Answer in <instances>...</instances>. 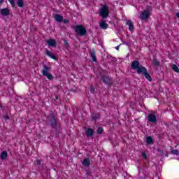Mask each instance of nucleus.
Listing matches in <instances>:
<instances>
[{"mask_svg": "<svg viewBox=\"0 0 179 179\" xmlns=\"http://www.w3.org/2000/svg\"><path fill=\"white\" fill-rule=\"evenodd\" d=\"M46 121L52 129H57L58 127V120L55 117V114H54L52 110H51L49 115L46 117Z\"/></svg>", "mask_w": 179, "mask_h": 179, "instance_id": "f257e3e1", "label": "nucleus"}, {"mask_svg": "<svg viewBox=\"0 0 179 179\" xmlns=\"http://www.w3.org/2000/svg\"><path fill=\"white\" fill-rule=\"evenodd\" d=\"M71 29L75 31V33L78 36H86L87 34V30L82 24L73 25Z\"/></svg>", "mask_w": 179, "mask_h": 179, "instance_id": "f03ea898", "label": "nucleus"}, {"mask_svg": "<svg viewBox=\"0 0 179 179\" xmlns=\"http://www.w3.org/2000/svg\"><path fill=\"white\" fill-rule=\"evenodd\" d=\"M109 14L110 10L108 9V6L106 4L103 5L100 9V16H101L102 19H107V17H108Z\"/></svg>", "mask_w": 179, "mask_h": 179, "instance_id": "7ed1b4c3", "label": "nucleus"}, {"mask_svg": "<svg viewBox=\"0 0 179 179\" xmlns=\"http://www.w3.org/2000/svg\"><path fill=\"white\" fill-rule=\"evenodd\" d=\"M131 69L136 70V72L138 74H139V71L144 69L145 66H142L141 63H139V61L134 60L131 62Z\"/></svg>", "mask_w": 179, "mask_h": 179, "instance_id": "20e7f679", "label": "nucleus"}, {"mask_svg": "<svg viewBox=\"0 0 179 179\" xmlns=\"http://www.w3.org/2000/svg\"><path fill=\"white\" fill-rule=\"evenodd\" d=\"M138 75H143V76L148 80L149 82H152V76H150V74L148 72V69H146V67H144L143 69H141V70H138Z\"/></svg>", "mask_w": 179, "mask_h": 179, "instance_id": "39448f33", "label": "nucleus"}, {"mask_svg": "<svg viewBox=\"0 0 179 179\" xmlns=\"http://www.w3.org/2000/svg\"><path fill=\"white\" fill-rule=\"evenodd\" d=\"M149 16H150V11L144 10L143 12L141 13L139 19L141 20H148L149 19Z\"/></svg>", "mask_w": 179, "mask_h": 179, "instance_id": "423d86ee", "label": "nucleus"}, {"mask_svg": "<svg viewBox=\"0 0 179 179\" xmlns=\"http://www.w3.org/2000/svg\"><path fill=\"white\" fill-rule=\"evenodd\" d=\"M102 82L105 83V85H108V86H110V85H113V80L108 77V76H101Z\"/></svg>", "mask_w": 179, "mask_h": 179, "instance_id": "0eeeda50", "label": "nucleus"}, {"mask_svg": "<svg viewBox=\"0 0 179 179\" xmlns=\"http://www.w3.org/2000/svg\"><path fill=\"white\" fill-rule=\"evenodd\" d=\"M148 121L152 124H156V122H157V118H156L155 114H150L148 115Z\"/></svg>", "mask_w": 179, "mask_h": 179, "instance_id": "6e6552de", "label": "nucleus"}, {"mask_svg": "<svg viewBox=\"0 0 179 179\" xmlns=\"http://www.w3.org/2000/svg\"><path fill=\"white\" fill-rule=\"evenodd\" d=\"M1 13L3 16H9L10 15V10L8 8H5L1 10Z\"/></svg>", "mask_w": 179, "mask_h": 179, "instance_id": "1a4fd4ad", "label": "nucleus"}, {"mask_svg": "<svg viewBox=\"0 0 179 179\" xmlns=\"http://www.w3.org/2000/svg\"><path fill=\"white\" fill-rule=\"evenodd\" d=\"M55 20H56L58 23H61L64 20V17L61 15V14H55L54 16Z\"/></svg>", "mask_w": 179, "mask_h": 179, "instance_id": "9d476101", "label": "nucleus"}, {"mask_svg": "<svg viewBox=\"0 0 179 179\" xmlns=\"http://www.w3.org/2000/svg\"><path fill=\"white\" fill-rule=\"evenodd\" d=\"M50 67H48V66L47 65H43V69L42 70V75H43V76H45V75H48V73H50Z\"/></svg>", "mask_w": 179, "mask_h": 179, "instance_id": "9b49d317", "label": "nucleus"}, {"mask_svg": "<svg viewBox=\"0 0 179 179\" xmlns=\"http://www.w3.org/2000/svg\"><path fill=\"white\" fill-rule=\"evenodd\" d=\"M85 133H86L87 138H90L94 134V130L92 128H88L86 130Z\"/></svg>", "mask_w": 179, "mask_h": 179, "instance_id": "f8f14e48", "label": "nucleus"}, {"mask_svg": "<svg viewBox=\"0 0 179 179\" xmlns=\"http://www.w3.org/2000/svg\"><path fill=\"white\" fill-rule=\"evenodd\" d=\"M90 55L94 62H97V57H96V52H94V49L91 50Z\"/></svg>", "mask_w": 179, "mask_h": 179, "instance_id": "ddd939ff", "label": "nucleus"}, {"mask_svg": "<svg viewBox=\"0 0 179 179\" xmlns=\"http://www.w3.org/2000/svg\"><path fill=\"white\" fill-rule=\"evenodd\" d=\"M49 47H57V41L54 39H49L47 41Z\"/></svg>", "mask_w": 179, "mask_h": 179, "instance_id": "4468645a", "label": "nucleus"}, {"mask_svg": "<svg viewBox=\"0 0 179 179\" xmlns=\"http://www.w3.org/2000/svg\"><path fill=\"white\" fill-rule=\"evenodd\" d=\"M126 24L127 26H129V31H134L135 30V27H134V24H132V22L131 20H127Z\"/></svg>", "mask_w": 179, "mask_h": 179, "instance_id": "2eb2a0df", "label": "nucleus"}, {"mask_svg": "<svg viewBox=\"0 0 179 179\" xmlns=\"http://www.w3.org/2000/svg\"><path fill=\"white\" fill-rule=\"evenodd\" d=\"M82 164L84 167H89L90 166V159H89V158L84 159L82 162Z\"/></svg>", "mask_w": 179, "mask_h": 179, "instance_id": "dca6fc26", "label": "nucleus"}, {"mask_svg": "<svg viewBox=\"0 0 179 179\" xmlns=\"http://www.w3.org/2000/svg\"><path fill=\"white\" fill-rule=\"evenodd\" d=\"M46 55H48V57H50V58H52V59H55V61H57V56L52 55V52H50V50H46L45 52Z\"/></svg>", "mask_w": 179, "mask_h": 179, "instance_id": "f3484780", "label": "nucleus"}, {"mask_svg": "<svg viewBox=\"0 0 179 179\" xmlns=\"http://www.w3.org/2000/svg\"><path fill=\"white\" fill-rule=\"evenodd\" d=\"M101 29L106 30L108 27V24L106 23V21H102L99 24Z\"/></svg>", "mask_w": 179, "mask_h": 179, "instance_id": "a211bd4d", "label": "nucleus"}, {"mask_svg": "<svg viewBox=\"0 0 179 179\" xmlns=\"http://www.w3.org/2000/svg\"><path fill=\"white\" fill-rule=\"evenodd\" d=\"M158 152H159V156H166V157H169V153H167V151L166 150H162L160 149H157V150Z\"/></svg>", "mask_w": 179, "mask_h": 179, "instance_id": "6ab92c4d", "label": "nucleus"}, {"mask_svg": "<svg viewBox=\"0 0 179 179\" xmlns=\"http://www.w3.org/2000/svg\"><path fill=\"white\" fill-rule=\"evenodd\" d=\"M145 142L147 145H153V138H152V136H148L146 138Z\"/></svg>", "mask_w": 179, "mask_h": 179, "instance_id": "aec40b11", "label": "nucleus"}, {"mask_svg": "<svg viewBox=\"0 0 179 179\" xmlns=\"http://www.w3.org/2000/svg\"><path fill=\"white\" fill-rule=\"evenodd\" d=\"M7 157H8V152L6 151L1 152V154L0 155V159H1V160H5V159H6Z\"/></svg>", "mask_w": 179, "mask_h": 179, "instance_id": "412c9836", "label": "nucleus"}, {"mask_svg": "<svg viewBox=\"0 0 179 179\" xmlns=\"http://www.w3.org/2000/svg\"><path fill=\"white\" fill-rule=\"evenodd\" d=\"M17 5L19 8H23L24 6V2L23 0H17Z\"/></svg>", "mask_w": 179, "mask_h": 179, "instance_id": "4be33fe9", "label": "nucleus"}, {"mask_svg": "<svg viewBox=\"0 0 179 179\" xmlns=\"http://www.w3.org/2000/svg\"><path fill=\"white\" fill-rule=\"evenodd\" d=\"M171 68L173 71H174V72H176L177 73H179V69L178 66H177V65L176 64H172L171 66Z\"/></svg>", "mask_w": 179, "mask_h": 179, "instance_id": "5701e85b", "label": "nucleus"}, {"mask_svg": "<svg viewBox=\"0 0 179 179\" xmlns=\"http://www.w3.org/2000/svg\"><path fill=\"white\" fill-rule=\"evenodd\" d=\"M92 118L93 121H97V120H99V118H100V114H93L92 115Z\"/></svg>", "mask_w": 179, "mask_h": 179, "instance_id": "b1692460", "label": "nucleus"}, {"mask_svg": "<svg viewBox=\"0 0 179 179\" xmlns=\"http://www.w3.org/2000/svg\"><path fill=\"white\" fill-rule=\"evenodd\" d=\"M153 64H154L155 66H160V62H159V60H157V59L154 58V59H153Z\"/></svg>", "mask_w": 179, "mask_h": 179, "instance_id": "393cba45", "label": "nucleus"}, {"mask_svg": "<svg viewBox=\"0 0 179 179\" xmlns=\"http://www.w3.org/2000/svg\"><path fill=\"white\" fill-rule=\"evenodd\" d=\"M104 130L103 129V127H98L97 130H96V134H98V135H101V134H103V131Z\"/></svg>", "mask_w": 179, "mask_h": 179, "instance_id": "a878e982", "label": "nucleus"}, {"mask_svg": "<svg viewBox=\"0 0 179 179\" xmlns=\"http://www.w3.org/2000/svg\"><path fill=\"white\" fill-rule=\"evenodd\" d=\"M45 76H46L49 80H52V79H54V76H52L51 73H48Z\"/></svg>", "mask_w": 179, "mask_h": 179, "instance_id": "bb28decb", "label": "nucleus"}, {"mask_svg": "<svg viewBox=\"0 0 179 179\" xmlns=\"http://www.w3.org/2000/svg\"><path fill=\"white\" fill-rule=\"evenodd\" d=\"M8 2H10V5L13 8H15L16 6V3H15V0H8Z\"/></svg>", "mask_w": 179, "mask_h": 179, "instance_id": "cd10ccee", "label": "nucleus"}, {"mask_svg": "<svg viewBox=\"0 0 179 179\" xmlns=\"http://www.w3.org/2000/svg\"><path fill=\"white\" fill-rule=\"evenodd\" d=\"M171 153H172V155H176V156H178L179 151H178V150H173L171 151Z\"/></svg>", "mask_w": 179, "mask_h": 179, "instance_id": "c85d7f7f", "label": "nucleus"}, {"mask_svg": "<svg viewBox=\"0 0 179 179\" xmlns=\"http://www.w3.org/2000/svg\"><path fill=\"white\" fill-rule=\"evenodd\" d=\"M64 47H66V48H69V43H68V41L64 40Z\"/></svg>", "mask_w": 179, "mask_h": 179, "instance_id": "c756f323", "label": "nucleus"}, {"mask_svg": "<svg viewBox=\"0 0 179 179\" xmlns=\"http://www.w3.org/2000/svg\"><path fill=\"white\" fill-rule=\"evenodd\" d=\"M141 156L143 157V159H145L146 160V159H148V155H146V152H143L141 153Z\"/></svg>", "mask_w": 179, "mask_h": 179, "instance_id": "7c9ffc66", "label": "nucleus"}, {"mask_svg": "<svg viewBox=\"0 0 179 179\" xmlns=\"http://www.w3.org/2000/svg\"><path fill=\"white\" fill-rule=\"evenodd\" d=\"M62 22L64 23V24H68V23H69V20H66L63 18Z\"/></svg>", "mask_w": 179, "mask_h": 179, "instance_id": "2f4dec72", "label": "nucleus"}, {"mask_svg": "<svg viewBox=\"0 0 179 179\" xmlns=\"http://www.w3.org/2000/svg\"><path fill=\"white\" fill-rule=\"evenodd\" d=\"M90 93L94 94V92H95V89H94V87H90Z\"/></svg>", "mask_w": 179, "mask_h": 179, "instance_id": "473e14b6", "label": "nucleus"}, {"mask_svg": "<svg viewBox=\"0 0 179 179\" xmlns=\"http://www.w3.org/2000/svg\"><path fill=\"white\" fill-rule=\"evenodd\" d=\"M36 164H37V166H40L41 164V161L40 159H37L36 161Z\"/></svg>", "mask_w": 179, "mask_h": 179, "instance_id": "72a5a7b5", "label": "nucleus"}, {"mask_svg": "<svg viewBox=\"0 0 179 179\" xmlns=\"http://www.w3.org/2000/svg\"><path fill=\"white\" fill-rule=\"evenodd\" d=\"M122 43H123V44H125V45H129L131 42L129 41H128L127 42H122Z\"/></svg>", "mask_w": 179, "mask_h": 179, "instance_id": "f704fd0d", "label": "nucleus"}, {"mask_svg": "<svg viewBox=\"0 0 179 179\" xmlns=\"http://www.w3.org/2000/svg\"><path fill=\"white\" fill-rule=\"evenodd\" d=\"M4 120H9V115L4 116Z\"/></svg>", "mask_w": 179, "mask_h": 179, "instance_id": "c9c22d12", "label": "nucleus"}, {"mask_svg": "<svg viewBox=\"0 0 179 179\" xmlns=\"http://www.w3.org/2000/svg\"><path fill=\"white\" fill-rule=\"evenodd\" d=\"M115 50H117V51L120 50V45L115 47Z\"/></svg>", "mask_w": 179, "mask_h": 179, "instance_id": "e433bc0d", "label": "nucleus"}, {"mask_svg": "<svg viewBox=\"0 0 179 179\" xmlns=\"http://www.w3.org/2000/svg\"><path fill=\"white\" fill-rule=\"evenodd\" d=\"M3 3V0H0V4Z\"/></svg>", "mask_w": 179, "mask_h": 179, "instance_id": "4c0bfd02", "label": "nucleus"}, {"mask_svg": "<svg viewBox=\"0 0 179 179\" xmlns=\"http://www.w3.org/2000/svg\"><path fill=\"white\" fill-rule=\"evenodd\" d=\"M128 57H129V54H127V55L126 56V58H128Z\"/></svg>", "mask_w": 179, "mask_h": 179, "instance_id": "58836bf2", "label": "nucleus"}, {"mask_svg": "<svg viewBox=\"0 0 179 179\" xmlns=\"http://www.w3.org/2000/svg\"><path fill=\"white\" fill-rule=\"evenodd\" d=\"M55 97H56V100H58V96H56Z\"/></svg>", "mask_w": 179, "mask_h": 179, "instance_id": "ea45409f", "label": "nucleus"}]
</instances>
